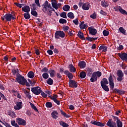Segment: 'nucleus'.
I'll return each instance as SVG.
<instances>
[{
  "mask_svg": "<svg viewBox=\"0 0 127 127\" xmlns=\"http://www.w3.org/2000/svg\"><path fill=\"white\" fill-rule=\"evenodd\" d=\"M41 93L42 97H43V98H46L47 97V94H46V93H44V92L42 91V90Z\"/></svg>",
  "mask_w": 127,
  "mask_h": 127,
  "instance_id": "nucleus-63",
  "label": "nucleus"
},
{
  "mask_svg": "<svg viewBox=\"0 0 127 127\" xmlns=\"http://www.w3.org/2000/svg\"><path fill=\"white\" fill-rule=\"evenodd\" d=\"M90 123L92 125H94V126H98V127H105V126H106V124L102 122H98L95 120L92 121Z\"/></svg>",
  "mask_w": 127,
  "mask_h": 127,
  "instance_id": "nucleus-11",
  "label": "nucleus"
},
{
  "mask_svg": "<svg viewBox=\"0 0 127 127\" xmlns=\"http://www.w3.org/2000/svg\"><path fill=\"white\" fill-rule=\"evenodd\" d=\"M60 112H61L62 116H64V118H68L71 117V116L68 115L67 114H66V113L64 112V111H63V110H61Z\"/></svg>",
  "mask_w": 127,
  "mask_h": 127,
  "instance_id": "nucleus-34",
  "label": "nucleus"
},
{
  "mask_svg": "<svg viewBox=\"0 0 127 127\" xmlns=\"http://www.w3.org/2000/svg\"><path fill=\"white\" fill-rule=\"evenodd\" d=\"M118 9H119L120 12H121V13H122V14H126V15H127V11H126L125 9H123V8H122V7H121L120 6H119Z\"/></svg>",
  "mask_w": 127,
  "mask_h": 127,
  "instance_id": "nucleus-26",
  "label": "nucleus"
},
{
  "mask_svg": "<svg viewBox=\"0 0 127 127\" xmlns=\"http://www.w3.org/2000/svg\"><path fill=\"white\" fill-rule=\"evenodd\" d=\"M88 30L89 31V34L91 35H96L98 33L97 29L94 28V27L91 26L88 27Z\"/></svg>",
  "mask_w": 127,
  "mask_h": 127,
  "instance_id": "nucleus-12",
  "label": "nucleus"
},
{
  "mask_svg": "<svg viewBox=\"0 0 127 127\" xmlns=\"http://www.w3.org/2000/svg\"><path fill=\"white\" fill-rule=\"evenodd\" d=\"M60 23H61L62 24H64V23H67V20L64 18H61L59 20Z\"/></svg>",
  "mask_w": 127,
  "mask_h": 127,
  "instance_id": "nucleus-46",
  "label": "nucleus"
},
{
  "mask_svg": "<svg viewBox=\"0 0 127 127\" xmlns=\"http://www.w3.org/2000/svg\"><path fill=\"white\" fill-rule=\"evenodd\" d=\"M79 76L80 77L81 79L86 78V72H85V71H81L79 73Z\"/></svg>",
  "mask_w": 127,
  "mask_h": 127,
  "instance_id": "nucleus-38",
  "label": "nucleus"
},
{
  "mask_svg": "<svg viewBox=\"0 0 127 127\" xmlns=\"http://www.w3.org/2000/svg\"><path fill=\"white\" fill-rule=\"evenodd\" d=\"M112 117L113 118V121L115 123V122H116V121H120V119H119V117H117V116H112Z\"/></svg>",
  "mask_w": 127,
  "mask_h": 127,
  "instance_id": "nucleus-59",
  "label": "nucleus"
},
{
  "mask_svg": "<svg viewBox=\"0 0 127 127\" xmlns=\"http://www.w3.org/2000/svg\"><path fill=\"white\" fill-rule=\"evenodd\" d=\"M91 7V5L89 2L84 3L82 6V9L83 10H89Z\"/></svg>",
  "mask_w": 127,
  "mask_h": 127,
  "instance_id": "nucleus-15",
  "label": "nucleus"
},
{
  "mask_svg": "<svg viewBox=\"0 0 127 127\" xmlns=\"http://www.w3.org/2000/svg\"><path fill=\"white\" fill-rule=\"evenodd\" d=\"M47 53L49 54V55H53V51L51 50H48L47 51Z\"/></svg>",
  "mask_w": 127,
  "mask_h": 127,
  "instance_id": "nucleus-64",
  "label": "nucleus"
},
{
  "mask_svg": "<svg viewBox=\"0 0 127 127\" xmlns=\"http://www.w3.org/2000/svg\"><path fill=\"white\" fill-rule=\"evenodd\" d=\"M90 17L92 18L93 19H96L97 18V15H96V13H94L90 15Z\"/></svg>",
  "mask_w": 127,
  "mask_h": 127,
  "instance_id": "nucleus-54",
  "label": "nucleus"
},
{
  "mask_svg": "<svg viewBox=\"0 0 127 127\" xmlns=\"http://www.w3.org/2000/svg\"><path fill=\"white\" fill-rule=\"evenodd\" d=\"M22 102H17L16 103V106H14V110L16 111H19L20 109H22Z\"/></svg>",
  "mask_w": 127,
  "mask_h": 127,
  "instance_id": "nucleus-13",
  "label": "nucleus"
},
{
  "mask_svg": "<svg viewBox=\"0 0 127 127\" xmlns=\"http://www.w3.org/2000/svg\"><path fill=\"white\" fill-rule=\"evenodd\" d=\"M68 68H69L70 72H72V73H75V72H76V68L73 66V64H70L68 65Z\"/></svg>",
  "mask_w": 127,
  "mask_h": 127,
  "instance_id": "nucleus-21",
  "label": "nucleus"
},
{
  "mask_svg": "<svg viewBox=\"0 0 127 127\" xmlns=\"http://www.w3.org/2000/svg\"><path fill=\"white\" fill-rule=\"evenodd\" d=\"M102 50V52H107V51H108V47H107V46H100V47L99 48V51H101Z\"/></svg>",
  "mask_w": 127,
  "mask_h": 127,
  "instance_id": "nucleus-19",
  "label": "nucleus"
},
{
  "mask_svg": "<svg viewBox=\"0 0 127 127\" xmlns=\"http://www.w3.org/2000/svg\"><path fill=\"white\" fill-rule=\"evenodd\" d=\"M78 66L81 69H84L86 67V62L84 61H80L78 63Z\"/></svg>",
  "mask_w": 127,
  "mask_h": 127,
  "instance_id": "nucleus-18",
  "label": "nucleus"
},
{
  "mask_svg": "<svg viewBox=\"0 0 127 127\" xmlns=\"http://www.w3.org/2000/svg\"><path fill=\"white\" fill-rule=\"evenodd\" d=\"M65 37V33L63 31H57L55 34V38L56 39H60Z\"/></svg>",
  "mask_w": 127,
  "mask_h": 127,
  "instance_id": "nucleus-5",
  "label": "nucleus"
},
{
  "mask_svg": "<svg viewBox=\"0 0 127 127\" xmlns=\"http://www.w3.org/2000/svg\"><path fill=\"white\" fill-rule=\"evenodd\" d=\"M22 10L24 11V12L28 13L30 11V7L28 5L24 6L22 8Z\"/></svg>",
  "mask_w": 127,
  "mask_h": 127,
  "instance_id": "nucleus-17",
  "label": "nucleus"
},
{
  "mask_svg": "<svg viewBox=\"0 0 127 127\" xmlns=\"http://www.w3.org/2000/svg\"><path fill=\"white\" fill-rule=\"evenodd\" d=\"M60 16L63 18H67V13L66 12H63L60 14Z\"/></svg>",
  "mask_w": 127,
  "mask_h": 127,
  "instance_id": "nucleus-42",
  "label": "nucleus"
},
{
  "mask_svg": "<svg viewBox=\"0 0 127 127\" xmlns=\"http://www.w3.org/2000/svg\"><path fill=\"white\" fill-rule=\"evenodd\" d=\"M108 80L109 82L110 88L111 91H113V93H117L119 94L120 90L117 88L114 89L115 88V83L114 82V78H113V74L110 73V76L108 78Z\"/></svg>",
  "mask_w": 127,
  "mask_h": 127,
  "instance_id": "nucleus-1",
  "label": "nucleus"
},
{
  "mask_svg": "<svg viewBox=\"0 0 127 127\" xmlns=\"http://www.w3.org/2000/svg\"><path fill=\"white\" fill-rule=\"evenodd\" d=\"M68 85L70 88H77L78 87V83L74 80L70 79Z\"/></svg>",
  "mask_w": 127,
  "mask_h": 127,
  "instance_id": "nucleus-9",
  "label": "nucleus"
},
{
  "mask_svg": "<svg viewBox=\"0 0 127 127\" xmlns=\"http://www.w3.org/2000/svg\"><path fill=\"white\" fill-rule=\"evenodd\" d=\"M109 83H110V82L108 81V79H107L106 78H103L102 79V80L100 81L101 86L108 85Z\"/></svg>",
  "mask_w": 127,
  "mask_h": 127,
  "instance_id": "nucleus-16",
  "label": "nucleus"
},
{
  "mask_svg": "<svg viewBox=\"0 0 127 127\" xmlns=\"http://www.w3.org/2000/svg\"><path fill=\"white\" fill-rule=\"evenodd\" d=\"M51 4L49 3L48 1L46 0L45 2L44 3V4L42 5L43 8H44V10H43L44 12L47 11V9L51 7Z\"/></svg>",
  "mask_w": 127,
  "mask_h": 127,
  "instance_id": "nucleus-10",
  "label": "nucleus"
},
{
  "mask_svg": "<svg viewBox=\"0 0 127 127\" xmlns=\"http://www.w3.org/2000/svg\"><path fill=\"white\" fill-rule=\"evenodd\" d=\"M63 30H64V31H67V30H69V26H64Z\"/></svg>",
  "mask_w": 127,
  "mask_h": 127,
  "instance_id": "nucleus-58",
  "label": "nucleus"
},
{
  "mask_svg": "<svg viewBox=\"0 0 127 127\" xmlns=\"http://www.w3.org/2000/svg\"><path fill=\"white\" fill-rule=\"evenodd\" d=\"M24 17L25 19H29L30 18V14L29 12L24 13Z\"/></svg>",
  "mask_w": 127,
  "mask_h": 127,
  "instance_id": "nucleus-41",
  "label": "nucleus"
},
{
  "mask_svg": "<svg viewBox=\"0 0 127 127\" xmlns=\"http://www.w3.org/2000/svg\"><path fill=\"white\" fill-rule=\"evenodd\" d=\"M54 2H52V6L54 7V8L57 10L58 9V7H57V3H56V0H54Z\"/></svg>",
  "mask_w": 127,
  "mask_h": 127,
  "instance_id": "nucleus-44",
  "label": "nucleus"
},
{
  "mask_svg": "<svg viewBox=\"0 0 127 127\" xmlns=\"http://www.w3.org/2000/svg\"><path fill=\"white\" fill-rule=\"evenodd\" d=\"M73 31L71 30V31H68L67 32V33L69 36H73L74 35V34L72 33Z\"/></svg>",
  "mask_w": 127,
  "mask_h": 127,
  "instance_id": "nucleus-55",
  "label": "nucleus"
},
{
  "mask_svg": "<svg viewBox=\"0 0 127 127\" xmlns=\"http://www.w3.org/2000/svg\"><path fill=\"white\" fill-rule=\"evenodd\" d=\"M18 72H19V70L18 68L17 69V70L12 69V73H13V76H15V75H16V74H17V73H19Z\"/></svg>",
  "mask_w": 127,
  "mask_h": 127,
  "instance_id": "nucleus-51",
  "label": "nucleus"
},
{
  "mask_svg": "<svg viewBox=\"0 0 127 127\" xmlns=\"http://www.w3.org/2000/svg\"><path fill=\"white\" fill-rule=\"evenodd\" d=\"M79 27L80 29H85L86 28V24H85V22L82 21L79 23Z\"/></svg>",
  "mask_w": 127,
  "mask_h": 127,
  "instance_id": "nucleus-31",
  "label": "nucleus"
},
{
  "mask_svg": "<svg viewBox=\"0 0 127 127\" xmlns=\"http://www.w3.org/2000/svg\"><path fill=\"white\" fill-rule=\"evenodd\" d=\"M16 122L19 126H26V121L21 118H17L16 119Z\"/></svg>",
  "mask_w": 127,
  "mask_h": 127,
  "instance_id": "nucleus-14",
  "label": "nucleus"
},
{
  "mask_svg": "<svg viewBox=\"0 0 127 127\" xmlns=\"http://www.w3.org/2000/svg\"><path fill=\"white\" fill-rule=\"evenodd\" d=\"M107 126L110 127H123V122L120 120L117 121L116 122L112 121V119H109L107 123Z\"/></svg>",
  "mask_w": 127,
  "mask_h": 127,
  "instance_id": "nucleus-2",
  "label": "nucleus"
},
{
  "mask_svg": "<svg viewBox=\"0 0 127 127\" xmlns=\"http://www.w3.org/2000/svg\"><path fill=\"white\" fill-rule=\"evenodd\" d=\"M26 86L27 87H30V84L27 82V80H25V82L22 84V86Z\"/></svg>",
  "mask_w": 127,
  "mask_h": 127,
  "instance_id": "nucleus-49",
  "label": "nucleus"
},
{
  "mask_svg": "<svg viewBox=\"0 0 127 127\" xmlns=\"http://www.w3.org/2000/svg\"><path fill=\"white\" fill-rule=\"evenodd\" d=\"M24 94L26 95L28 99H29V100H30V99L32 98V96H31V95H30V92L27 91V90L25 89L24 90Z\"/></svg>",
  "mask_w": 127,
  "mask_h": 127,
  "instance_id": "nucleus-28",
  "label": "nucleus"
},
{
  "mask_svg": "<svg viewBox=\"0 0 127 127\" xmlns=\"http://www.w3.org/2000/svg\"><path fill=\"white\" fill-rule=\"evenodd\" d=\"M101 3L102 6H103V7L107 8L108 7V6H109V4L107 3V1L106 0L102 1L101 2Z\"/></svg>",
  "mask_w": 127,
  "mask_h": 127,
  "instance_id": "nucleus-30",
  "label": "nucleus"
},
{
  "mask_svg": "<svg viewBox=\"0 0 127 127\" xmlns=\"http://www.w3.org/2000/svg\"><path fill=\"white\" fill-rule=\"evenodd\" d=\"M68 79H69V80H71V79H73V74H72V73H70L68 74V75H67Z\"/></svg>",
  "mask_w": 127,
  "mask_h": 127,
  "instance_id": "nucleus-60",
  "label": "nucleus"
},
{
  "mask_svg": "<svg viewBox=\"0 0 127 127\" xmlns=\"http://www.w3.org/2000/svg\"><path fill=\"white\" fill-rule=\"evenodd\" d=\"M67 17H69V18H70V19H73V18H75L74 13H73V12H69L67 13Z\"/></svg>",
  "mask_w": 127,
  "mask_h": 127,
  "instance_id": "nucleus-32",
  "label": "nucleus"
},
{
  "mask_svg": "<svg viewBox=\"0 0 127 127\" xmlns=\"http://www.w3.org/2000/svg\"><path fill=\"white\" fill-rule=\"evenodd\" d=\"M53 101H54V102H55L58 106L60 105V101L58 100L57 99L53 98Z\"/></svg>",
  "mask_w": 127,
  "mask_h": 127,
  "instance_id": "nucleus-53",
  "label": "nucleus"
},
{
  "mask_svg": "<svg viewBox=\"0 0 127 127\" xmlns=\"http://www.w3.org/2000/svg\"><path fill=\"white\" fill-rule=\"evenodd\" d=\"M1 99L7 102V98L5 97V96H4V94H2V93L0 92V100H1Z\"/></svg>",
  "mask_w": 127,
  "mask_h": 127,
  "instance_id": "nucleus-37",
  "label": "nucleus"
},
{
  "mask_svg": "<svg viewBox=\"0 0 127 127\" xmlns=\"http://www.w3.org/2000/svg\"><path fill=\"white\" fill-rule=\"evenodd\" d=\"M77 36L82 40H86V38L84 37V34H83V33H82L81 31H78Z\"/></svg>",
  "mask_w": 127,
  "mask_h": 127,
  "instance_id": "nucleus-22",
  "label": "nucleus"
},
{
  "mask_svg": "<svg viewBox=\"0 0 127 127\" xmlns=\"http://www.w3.org/2000/svg\"><path fill=\"white\" fill-rule=\"evenodd\" d=\"M41 72L42 73H43V72H48V68H47V67H45L44 68L42 69Z\"/></svg>",
  "mask_w": 127,
  "mask_h": 127,
  "instance_id": "nucleus-61",
  "label": "nucleus"
},
{
  "mask_svg": "<svg viewBox=\"0 0 127 127\" xmlns=\"http://www.w3.org/2000/svg\"><path fill=\"white\" fill-rule=\"evenodd\" d=\"M11 92L12 93L13 96H16L17 94L18 93V92L17 91V90H15L13 89L11 90Z\"/></svg>",
  "mask_w": 127,
  "mask_h": 127,
  "instance_id": "nucleus-52",
  "label": "nucleus"
},
{
  "mask_svg": "<svg viewBox=\"0 0 127 127\" xmlns=\"http://www.w3.org/2000/svg\"><path fill=\"white\" fill-rule=\"evenodd\" d=\"M31 14H32V15H33V16H35V17H37V16H38V13L36 11L31 10Z\"/></svg>",
  "mask_w": 127,
  "mask_h": 127,
  "instance_id": "nucleus-43",
  "label": "nucleus"
},
{
  "mask_svg": "<svg viewBox=\"0 0 127 127\" xmlns=\"http://www.w3.org/2000/svg\"><path fill=\"white\" fill-rule=\"evenodd\" d=\"M1 20L3 21L4 19L6 20V21H11V19L12 20H15V15H12L10 13H6L5 15L1 18Z\"/></svg>",
  "mask_w": 127,
  "mask_h": 127,
  "instance_id": "nucleus-3",
  "label": "nucleus"
},
{
  "mask_svg": "<svg viewBox=\"0 0 127 127\" xmlns=\"http://www.w3.org/2000/svg\"><path fill=\"white\" fill-rule=\"evenodd\" d=\"M117 55L122 60V61L127 62V54L126 53H118Z\"/></svg>",
  "mask_w": 127,
  "mask_h": 127,
  "instance_id": "nucleus-8",
  "label": "nucleus"
},
{
  "mask_svg": "<svg viewBox=\"0 0 127 127\" xmlns=\"http://www.w3.org/2000/svg\"><path fill=\"white\" fill-rule=\"evenodd\" d=\"M117 75L118 77L117 80L119 82H122L123 80V77H124V72H123V71L121 69L117 70Z\"/></svg>",
  "mask_w": 127,
  "mask_h": 127,
  "instance_id": "nucleus-7",
  "label": "nucleus"
},
{
  "mask_svg": "<svg viewBox=\"0 0 127 127\" xmlns=\"http://www.w3.org/2000/svg\"><path fill=\"white\" fill-rule=\"evenodd\" d=\"M31 92L34 94V95H40L41 94V92L42 90H41V88L39 86H37L35 87H33L31 88Z\"/></svg>",
  "mask_w": 127,
  "mask_h": 127,
  "instance_id": "nucleus-6",
  "label": "nucleus"
},
{
  "mask_svg": "<svg viewBox=\"0 0 127 127\" xmlns=\"http://www.w3.org/2000/svg\"><path fill=\"white\" fill-rule=\"evenodd\" d=\"M119 31L123 33V34H124V35H126V32H127V30L125 29L123 27H121L119 28Z\"/></svg>",
  "mask_w": 127,
  "mask_h": 127,
  "instance_id": "nucleus-36",
  "label": "nucleus"
},
{
  "mask_svg": "<svg viewBox=\"0 0 127 127\" xmlns=\"http://www.w3.org/2000/svg\"><path fill=\"white\" fill-rule=\"evenodd\" d=\"M34 75V72L32 71H30L27 74L28 78H30L31 79H33Z\"/></svg>",
  "mask_w": 127,
  "mask_h": 127,
  "instance_id": "nucleus-27",
  "label": "nucleus"
},
{
  "mask_svg": "<svg viewBox=\"0 0 127 127\" xmlns=\"http://www.w3.org/2000/svg\"><path fill=\"white\" fill-rule=\"evenodd\" d=\"M25 80H26V79L24 78V76L19 74V73L16 74V78L15 82H17L20 85H22L23 83L25 82Z\"/></svg>",
  "mask_w": 127,
  "mask_h": 127,
  "instance_id": "nucleus-4",
  "label": "nucleus"
},
{
  "mask_svg": "<svg viewBox=\"0 0 127 127\" xmlns=\"http://www.w3.org/2000/svg\"><path fill=\"white\" fill-rule=\"evenodd\" d=\"M46 107L48 108H52V103L47 102L46 103Z\"/></svg>",
  "mask_w": 127,
  "mask_h": 127,
  "instance_id": "nucleus-47",
  "label": "nucleus"
},
{
  "mask_svg": "<svg viewBox=\"0 0 127 127\" xmlns=\"http://www.w3.org/2000/svg\"><path fill=\"white\" fill-rule=\"evenodd\" d=\"M59 124H60V126H61V127H69V125L68 124L64 122V121H60L59 122Z\"/></svg>",
  "mask_w": 127,
  "mask_h": 127,
  "instance_id": "nucleus-24",
  "label": "nucleus"
},
{
  "mask_svg": "<svg viewBox=\"0 0 127 127\" xmlns=\"http://www.w3.org/2000/svg\"><path fill=\"white\" fill-rule=\"evenodd\" d=\"M35 3L39 6V7H41V5H40V3H39V0H35Z\"/></svg>",
  "mask_w": 127,
  "mask_h": 127,
  "instance_id": "nucleus-57",
  "label": "nucleus"
},
{
  "mask_svg": "<svg viewBox=\"0 0 127 127\" xmlns=\"http://www.w3.org/2000/svg\"><path fill=\"white\" fill-rule=\"evenodd\" d=\"M72 22H73L75 25H78V24H79V21L78 20V18L73 20Z\"/></svg>",
  "mask_w": 127,
  "mask_h": 127,
  "instance_id": "nucleus-56",
  "label": "nucleus"
},
{
  "mask_svg": "<svg viewBox=\"0 0 127 127\" xmlns=\"http://www.w3.org/2000/svg\"><path fill=\"white\" fill-rule=\"evenodd\" d=\"M63 9L64 11H68V10H70V6L69 5H65L63 7Z\"/></svg>",
  "mask_w": 127,
  "mask_h": 127,
  "instance_id": "nucleus-35",
  "label": "nucleus"
},
{
  "mask_svg": "<svg viewBox=\"0 0 127 127\" xmlns=\"http://www.w3.org/2000/svg\"><path fill=\"white\" fill-rule=\"evenodd\" d=\"M93 73L96 75V77H97V78H100V77L102 76V72L99 71H95L93 72Z\"/></svg>",
  "mask_w": 127,
  "mask_h": 127,
  "instance_id": "nucleus-33",
  "label": "nucleus"
},
{
  "mask_svg": "<svg viewBox=\"0 0 127 127\" xmlns=\"http://www.w3.org/2000/svg\"><path fill=\"white\" fill-rule=\"evenodd\" d=\"M103 90L104 91H105V92H109L110 91V88H109V86L107 85H101Z\"/></svg>",
  "mask_w": 127,
  "mask_h": 127,
  "instance_id": "nucleus-29",
  "label": "nucleus"
},
{
  "mask_svg": "<svg viewBox=\"0 0 127 127\" xmlns=\"http://www.w3.org/2000/svg\"><path fill=\"white\" fill-rule=\"evenodd\" d=\"M29 103L30 104V106L32 109H33V110H34L35 112H38V109H37V108L35 107V105H34V104H32L31 102Z\"/></svg>",
  "mask_w": 127,
  "mask_h": 127,
  "instance_id": "nucleus-40",
  "label": "nucleus"
},
{
  "mask_svg": "<svg viewBox=\"0 0 127 127\" xmlns=\"http://www.w3.org/2000/svg\"><path fill=\"white\" fill-rule=\"evenodd\" d=\"M86 40H88V41H94L93 40V37H87L86 38Z\"/></svg>",
  "mask_w": 127,
  "mask_h": 127,
  "instance_id": "nucleus-62",
  "label": "nucleus"
},
{
  "mask_svg": "<svg viewBox=\"0 0 127 127\" xmlns=\"http://www.w3.org/2000/svg\"><path fill=\"white\" fill-rule=\"evenodd\" d=\"M49 98H50V99H51V100H53V99H57V98H58V95H57L56 94H54L53 96L50 95L49 96Z\"/></svg>",
  "mask_w": 127,
  "mask_h": 127,
  "instance_id": "nucleus-50",
  "label": "nucleus"
},
{
  "mask_svg": "<svg viewBox=\"0 0 127 127\" xmlns=\"http://www.w3.org/2000/svg\"><path fill=\"white\" fill-rule=\"evenodd\" d=\"M42 77L44 79H48L49 78V74H48V73L45 72L44 73H43L42 74Z\"/></svg>",
  "mask_w": 127,
  "mask_h": 127,
  "instance_id": "nucleus-45",
  "label": "nucleus"
},
{
  "mask_svg": "<svg viewBox=\"0 0 127 127\" xmlns=\"http://www.w3.org/2000/svg\"><path fill=\"white\" fill-rule=\"evenodd\" d=\"M48 85H53V79L49 77L46 81Z\"/></svg>",
  "mask_w": 127,
  "mask_h": 127,
  "instance_id": "nucleus-39",
  "label": "nucleus"
},
{
  "mask_svg": "<svg viewBox=\"0 0 127 127\" xmlns=\"http://www.w3.org/2000/svg\"><path fill=\"white\" fill-rule=\"evenodd\" d=\"M49 72L50 75V77H51V78H53V77H55V74H56V71H55V70L50 69Z\"/></svg>",
  "mask_w": 127,
  "mask_h": 127,
  "instance_id": "nucleus-23",
  "label": "nucleus"
},
{
  "mask_svg": "<svg viewBox=\"0 0 127 127\" xmlns=\"http://www.w3.org/2000/svg\"><path fill=\"white\" fill-rule=\"evenodd\" d=\"M103 34L104 36H108V35H109V34H110V32H109V31L104 30L103 31Z\"/></svg>",
  "mask_w": 127,
  "mask_h": 127,
  "instance_id": "nucleus-48",
  "label": "nucleus"
},
{
  "mask_svg": "<svg viewBox=\"0 0 127 127\" xmlns=\"http://www.w3.org/2000/svg\"><path fill=\"white\" fill-rule=\"evenodd\" d=\"M58 115L59 114L56 111H54L51 113V116L53 119H54L55 120L58 118Z\"/></svg>",
  "mask_w": 127,
  "mask_h": 127,
  "instance_id": "nucleus-20",
  "label": "nucleus"
},
{
  "mask_svg": "<svg viewBox=\"0 0 127 127\" xmlns=\"http://www.w3.org/2000/svg\"><path fill=\"white\" fill-rule=\"evenodd\" d=\"M97 80H98V77H97L96 75L93 73L92 75L90 78V81L92 82H94L97 81Z\"/></svg>",
  "mask_w": 127,
  "mask_h": 127,
  "instance_id": "nucleus-25",
  "label": "nucleus"
}]
</instances>
